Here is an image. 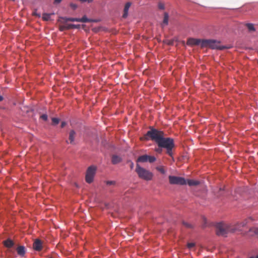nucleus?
<instances>
[{
    "instance_id": "1",
    "label": "nucleus",
    "mask_w": 258,
    "mask_h": 258,
    "mask_svg": "<svg viewBox=\"0 0 258 258\" xmlns=\"http://www.w3.org/2000/svg\"><path fill=\"white\" fill-rule=\"evenodd\" d=\"M165 134L163 131H159L154 128H151L141 140L154 141L159 147L165 149L166 153L169 156H173V149L175 147L174 140L171 138H165Z\"/></svg>"
},
{
    "instance_id": "2",
    "label": "nucleus",
    "mask_w": 258,
    "mask_h": 258,
    "mask_svg": "<svg viewBox=\"0 0 258 258\" xmlns=\"http://www.w3.org/2000/svg\"><path fill=\"white\" fill-rule=\"evenodd\" d=\"M216 232L218 236H226L229 233H234L235 229L234 226L223 222L218 223L216 226Z\"/></svg>"
},
{
    "instance_id": "3",
    "label": "nucleus",
    "mask_w": 258,
    "mask_h": 258,
    "mask_svg": "<svg viewBox=\"0 0 258 258\" xmlns=\"http://www.w3.org/2000/svg\"><path fill=\"white\" fill-rule=\"evenodd\" d=\"M136 172L138 176L145 180H151L153 178V173L149 170L141 167L138 164H137Z\"/></svg>"
},
{
    "instance_id": "4",
    "label": "nucleus",
    "mask_w": 258,
    "mask_h": 258,
    "mask_svg": "<svg viewBox=\"0 0 258 258\" xmlns=\"http://www.w3.org/2000/svg\"><path fill=\"white\" fill-rule=\"evenodd\" d=\"M209 47L211 49L223 50L227 47L225 46H221L219 42L212 39H203L202 48Z\"/></svg>"
},
{
    "instance_id": "5",
    "label": "nucleus",
    "mask_w": 258,
    "mask_h": 258,
    "mask_svg": "<svg viewBox=\"0 0 258 258\" xmlns=\"http://www.w3.org/2000/svg\"><path fill=\"white\" fill-rule=\"evenodd\" d=\"M96 170V168L95 166H91L88 167L86 174V181L87 183H91L93 182Z\"/></svg>"
},
{
    "instance_id": "6",
    "label": "nucleus",
    "mask_w": 258,
    "mask_h": 258,
    "mask_svg": "<svg viewBox=\"0 0 258 258\" xmlns=\"http://www.w3.org/2000/svg\"><path fill=\"white\" fill-rule=\"evenodd\" d=\"M169 181L171 184L185 185L186 184V180L182 177L170 175Z\"/></svg>"
},
{
    "instance_id": "7",
    "label": "nucleus",
    "mask_w": 258,
    "mask_h": 258,
    "mask_svg": "<svg viewBox=\"0 0 258 258\" xmlns=\"http://www.w3.org/2000/svg\"><path fill=\"white\" fill-rule=\"evenodd\" d=\"M202 42L203 39L190 38L187 39L186 44L189 46L200 45L201 47H202Z\"/></svg>"
},
{
    "instance_id": "8",
    "label": "nucleus",
    "mask_w": 258,
    "mask_h": 258,
    "mask_svg": "<svg viewBox=\"0 0 258 258\" xmlns=\"http://www.w3.org/2000/svg\"><path fill=\"white\" fill-rule=\"evenodd\" d=\"M249 220L250 219H245L242 221L237 223L236 225H233L234 227L236 228L235 231H241V228L246 225Z\"/></svg>"
},
{
    "instance_id": "9",
    "label": "nucleus",
    "mask_w": 258,
    "mask_h": 258,
    "mask_svg": "<svg viewBox=\"0 0 258 258\" xmlns=\"http://www.w3.org/2000/svg\"><path fill=\"white\" fill-rule=\"evenodd\" d=\"M33 248L37 251H40L42 249V242L39 239H36L33 243Z\"/></svg>"
},
{
    "instance_id": "10",
    "label": "nucleus",
    "mask_w": 258,
    "mask_h": 258,
    "mask_svg": "<svg viewBox=\"0 0 258 258\" xmlns=\"http://www.w3.org/2000/svg\"><path fill=\"white\" fill-rule=\"evenodd\" d=\"M132 4L131 2H127L125 4L124 10H123V14L122 15V17L123 18H126L128 16V11L129 8H130Z\"/></svg>"
},
{
    "instance_id": "11",
    "label": "nucleus",
    "mask_w": 258,
    "mask_h": 258,
    "mask_svg": "<svg viewBox=\"0 0 258 258\" xmlns=\"http://www.w3.org/2000/svg\"><path fill=\"white\" fill-rule=\"evenodd\" d=\"M76 133L74 130H71L69 133V139L70 143L71 144H74V140L76 137Z\"/></svg>"
},
{
    "instance_id": "12",
    "label": "nucleus",
    "mask_w": 258,
    "mask_h": 258,
    "mask_svg": "<svg viewBox=\"0 0 258 258\" xmlns=\"http://www.w3.org/2000/svg\"><path fill=\"white\" fill-rule=\"evenodd\" d=\"M17 253L21 256H23L25 254V248L24 246H19L16 249Z\"/></svg>"
},
{
    "instance_id": "13",
    "label": "nucleus",
    "mask_w": 258,
    "mask_h": 258,
    "mask_svg": "<svg viewBox=\"0 0 258 258\" xmlns=\"http://www.w3.org/2000/svg\"><path fill=\"white\" fill-rule=\"evenodd\" d=\"M3 243L4 245L7 248H11L14 245V241L10 238H8L7 240L4 241Z\"/></svg>"
},
{
    "instance_id": "14",
    "label": "nucleus",
    "mask_w": 258,
    "mask_h": 258,
    "mask_svg": "<svg viewBox=\"0 0 258 258\" xmlns=\"http://www.w3.org/2000/svg\"><path fill=\"white\" fill-rule=\"evenodd\" d=\"M122 159L117 155H114L112 156L111 162L113 164H116L120 163Z\"/></svg>"
},
{
    "instance_id": "15",
    "label": "nucleus",
    "mask_w": 258,
    "mask_h": 258,
    "mask_svg": "<svg viewBox=\"0 0 258 258\" xmlns=\"http://www.w3.org/2000/svg\"><path fill=\"white\" fill-rule=\"evenodd\" d=\"M168 20H169V15L166 12L164 13V18L163 20V23L162 24V27L164 26H166L168 24Z\"/></svg>"
},
{
    "instance_id": "16",
    "label": "nucleus",
    "mask_w": 258,
    "mask_h": 258,
    "mask_svg": "<svg viewBox=\"0 0 258 258\" xmlns=\"http://www.w3.org/2000/svg\"><path fill=\"white\" fill-rule=\"evenodd\" d=\"M200 182L198 180H195L192 179H188L186 180V184L189 186H196L199 184Z\"/></svg>"
},
{
    "instance_id": "17",
    "label": "nucleus",
    "mask_w": 258,
    "mask_h": 258,
    "mask_svg": "<svg viewBox=\"0 0 258 258\" xmlns=\"http://www.w3.org/2000/svg\"><path fill=\"white\" fill-rule=\"evenodd\" d=\"M137 162H146L148 161V155H144L140 156L137 160Z\"/></svg>"
},
{
    "instance_id": "18",
    "label": "nucleus",
    "mask_w": 258,
    "mask_h": 258,
    "mask_svg": "<svg viewBox=\"0 0 258 258\" xmlns=\"http://www.w3.org/2000/svg\"><path fill=\"white\" fill-rule=\"evenodd\" d=\"M21 109L23 112V114H28L29 113H30V112H31L32 110V109L28 107V106H23L21 108Z\"/></svg>"
},
{
    "instance_id": "19",
    "label": "nucleus",
    "mask_w": 258,
    "mask_h": 258,
    "mask_svg": "<svg viewBox=\"0 0 258 258\" xmlns=\"http://www.w3.org/2000/svg\"><path fill=\"white\" fill-rule=\"evenodd\" d=\"M71 29V24L60 25L59 27V30L60 31H63L65 30H69V29Z\"/></svg>"
},
{
    "instance_id": "20",
    "label": "nucleus",
    "mask_w": 258,
    "mask_h": 258,
    "mask_svg": "<svg viewBox=\"0 0 258 258\" xmlns=\"http://www.w3.org/2000/svg\"><path fill=\"white\" fill-rule=\"evenodd\" d=\"M79 21L83 23H87L94 22V20L88 19L86 16H83L82 18H78Z\"/></svg>"
},
{
    "instance_id": "21",
    "label": "nucleus",
    "mask_w": 258,
    "mask_h": 258,
    "mask_svg": "<svg viewBox=\"0 0 258 258\" xmlns=\"http://www.w3.org/2000/svg\"><path fill=\"white\" fill-rule=\"evenodd\" d=\"M182 224L184 227L188 229H192L194 227V225L192 224L187 222L183 221Z\"/></svg>"
},
{
    "instance_id": "22",
    "label": "nucleus",
    "mask_w": 258,
    "mask_h": 258,
    "mask_svg": "<svg viewBox=\"0 0 258 258\" xmlns=\"http://www.w3.org/2000/svg\"><path fill=\"white\" fill-rule=\"evenodd\" d=\"M245 25L249 31H254L255 30L253 24L251 23H247Z\"/></svg>"
},
{
    "instance_id": "23",
    "label": "nucleus",
    "mask_w": 258,
    "mask_h": 258,
    "mask_svg": "<svg viewBox=\"0 0 258 258\" xmlns=\"http://www.w3.org/2000/svg\"><path fill=\"white\" fill-rule=\"evenodd\" d=\"M51 15L50 14L44 13L42 15V19L45 21H49L50 19Z\"/></svg>"
},
{
    "instance_id": "24",
    "label": "nucleus",
    "mask_w": 258,
    "mask_h": 258,
    "mask_svg": "<svg viewBox=\"0 0 258 258\" xmlns=\"http://www.w3.org/2000/svg\"><path fill=\"white\" fill-rule=\"evenodd\" d=\"M196 244L194 242H190L187 244V247L190 250H195Z\"/></svg>"
},
{
    "instance_id": "25",
    "label": "nucleus",
    "mask_w": 258,
    "mask_h": 258,
    "mask_svg": "<svg viewBox=\"0 0 258 258\" xmlns=\"http://www.w3.org/2000/svg\"><path fill=\"white\" fill-rule=\"evenodd\" d=\"M68 18L67 17H60L59 18L58 21L61 23H65L68 21H69L68 20Z\"/></svg>"
},
{
    "instance_id": "26",
    "label": "nucleus",
    "mask_w": 258,
    "mask_h": 258,
    "mask_svg": "<svg viewBox=\"0 0 258 258\" xmlns=\"http://www.w3.org/2000/svg\"><path fill=\"white\" fill-rule=\"evenodd\" d=\"M156 169L160 172L162 174H165V170L164 168V167L162 166H158L156 167Z\"/></svg>"
},
{
    "instance_id": "27",
    "label": "nucleus",
    "mask_w": 258,
    "mask_h": 258,
    "mask_svg": "<svg viewBox=\"0 0 258 258\" xmlns=\"http://www.w3.org/2000/svg\"><path fill=\"white\" fill-rule=\"evenodd\" d=\"M156 161V158L154 156L148 155V161L150 163H153Z\"/></svg>"
},
{
    "instance_id": "28",
    "label": "nucleus",
    "mask_w": 258,
    "mask_h": 258,
    "mask_svg": "<svg viewBox=\"0 0 258 258\" xmlns=\"http://www.w3.org/2000/svg\"><path fill=\"white\" fill-rule=\"evenodd\" d=\"M158 9L160 10H164L165 9V6L164 3L162 2H159L158 4Z\"/></svg>"
},
{
    "instance_id": "29",
    "label": "nucleus",
    "mask_w": 258,
    "mask_h": 258,
    "mask_svg": "<svg viewBox=\"0 0 258 258\" xmlns=\"http://www.w3.org/2000/svg\"><path fill=\"white\" fill-rule=\"evenodd\" d=\"M52 123L54 125H56L59 122V119L57 118H52Z\"/></svg>"
},
{
    "instance_id": "30",
    "label": "nucleus",
    "mask_w": 258,
    "mask_h": 258,
    "mask_svg": "<svg viewBox=\"0 0 258 258\" xmlns=\"http://www.w3.org/2000/svg\"><path fill=\"white\" fill-rule=\"evenodd\" d=\"M71 29H78L80 28V25L71 24Z\"/></svg>"
},
{
    "instance_id": "31",
    "label": "nucleus",
    "mask_w": 258,
    "mask_h": 258,
    "mask_svg": "<svg viewBox=\"0 0 258 258\" xmlns=\"http://www.w3.org/2000/svg\"><path fill=\"white\" fill-rule=\"evenodd\" d=\"M32 15L33 16H35L38 18H40L41 17V15L39 13H37V10H35L33 12Z\"/></svg>"
},
{
    "instance_id": "32",
    "label": "nucleus",
    "mask_w": 258,
    "mask_h": 258,
    "mask_svg": "<svg viewBox=\"0 0 258 258\" xmlns=\"http://www.w3.org/2000/svg\"><path fill=\"white\" fill-rule=\"evenodd\" d=\"M68 20L71 22H78V18H69Z\"/></svg>"
},
{
    "instance_id": "33",
    "label": "nucleus",
    "mask_w": 258,
    "mask_h": 258,
    "mask_svg": "<svg viewBox=\"0 0 258 258\" xmlns=\"http://www.w3.org/2000/svg\"><path fill=\"white\" fill-rule=\"evenodd\" d=\"M115 184V181H106L107 185H114Z\"/></svg>"
},
{
    "instance_id": "34",
    "label": "nucleus",
    "mask_w": 258,
    "mask_h": 258,
    "mask_svg": "<svg viewBox=\"0 0 258 258\" xmlns=\"http://www.w3.org/2000/svg\"><path fill=\"white\" fill-rule=\"evenodd\" d=\"M40 117L44 120L46 121L47 119V115L46 114H42Z\"/></svg>"
},
{
    "instance_id": "35",
    "label": "nucleus",
    "mask_w": 258,
    "mask_h": 258,
    "mask_svg": "<svg viewBox=\"0 0 258 258\" xmlns=\"http://www.w3.org/2000/svg\"><path fill=\"white\" fill-rule=\"evenodd\" d=\"M162 149L163 148H160V147H159L158 148H156L155 149V151L158 153H161L162 151Z\"/></svg>"
},
{
    "instance_id": "36",
    "label": "nucleus",
    "mask_w": 258,
    "mask_h": 258,
    "mask_svg": "<svg viewBox=\"0 0 258 258\" xmlns=\"http://www.w3.org/2000/svg\"><path fill=\"white\" fill-rule=\"evenodd\" d=\"M70 6L71 8H72L73 9H76L77 8V6L76 4H71Z\"/></svg>"
},
{
    "instance_id": "37",
    "label": "nucleus",
    "mask_w": 258,
    "mask_h": 258,
    "mask_svg": "<svg viewBox=\"0 0 258 258\" xmlns=\"http://www.w3.org/2000/svg\"><path fill=\"white\" fill-rule=\"evenodd\" d=\"M62 0H54V4H58L61 2Z\"/></svg>"
},
{
    "instance_id": "38",
    "label": "nucleus",
    "mask_w": 258,
    "mask_h": 258,
    "mask_svg": "<svg viewBox=\"0 0 258 258\" xmlns=\"http://www.w3.org/2000/svg\"><path fill=\"white\" fill-rule=\"evenodd\" d=\"M66 125V123L64 121H62L61 123V127H63Z\"/></svg>"
},
{
    "instance_id": "39",
    "label": "nucleus",
    "mask_w": 258,
    "mask_h": 258,
    "mask_svg": "<svg viewBox=\"0 0 258 258\" xmlns=\"http://www.w3.org/2000/svg\"><path fill=\"white\" fill-rule=\"evenodd\" d=\"M253 232H254L255 234L258 235V228H255L253 230Z\"/></svg>"
},
{
    "instance_id": "40",
    "label": "nucleus",
    "mask_w": 258,
    "mask_h": 258,
    "mask_svg": "<svg viewBox=\"0 0 258 258\" xmlns=\"http://www.w3.org/2000/svg\"><path fill=\"white\" fill-rule=\"evenodd\" d=\"M134 164L133 162H131V163H130V167H131V168L133 169L134 168Z\"/></svg>"
},
{
    "instance_id": "41",
    "label": "nucleus",
    "mask_w": 258,
    "mask_h": 258,
    "mask_svg": "<svg viewBox=\"0 0 258 258\" xmlns=\"http://www.w3.org/2000/svg\"><path fill=\"white\" fill-rule=\"evenodd\" d=\"M3 100V96H1V95H0V101H2Z\"/></svg>"
},
{
    "instance_id": "42",
    "label": "nucleus",
    "mask_w": 258,
    "mask_h": 258,
    "mask_svg": "<svg viewBox=\"0 0 258 258\" xmlns=\"http://www.w3.org/2000/svg\"><path fill=\"white\" fill-rule=\"evenodd\" d=\"M223 190H224V189H223V188H221V187H220V188H219V191H220Z\"/></svg>"
},
{
    "instance_id": "43",
    "label": "nucleus",
    "mask_w": 258,
    "mask_h": 258,
    "mask_svg": "<svg viewBox=\"0 0 258 258\" xmlns=\"http://www.w3.org/2000/svg\"><path fill=\"white\" fill-rule=\"evenodd\" d=\"M250 258H258V255H256L255 257H254V256H251V257H250Z\"/></svg>"
},
{
    "instance_id": "44",
    "label": "nucleus",
    "mask_w": 258,
    "mask_h": 258,
    "mask_svg": "<svg viewBox=\"0 0 258 258\" xmlns=\"http://www.w3.org/2000/svg\"><path fill=\"white\" fill-rule=\"evenodd\" d=\"M220 195H221V194H218V193H217V196H220Z\"/></svg>"
}]
</instances>
